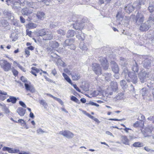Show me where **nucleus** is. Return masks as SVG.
Instances as JSON below:
<instances>
[{"label": "nucleus", "mask_w": 154, "mask_h": 154, "mask_svg": "<svg viewBox=\"0 0 154 154\" xmlns=\"http://www.w3.org/2000/svg\"><path fill=\"white\" fill-rule=\"evenodd\" d=\"M4 14L5 16H6V17H8V18H13V14L10 11L5 10L4 12Z\"/></svg>", "instance_id": "obj_26"}, {"label": "nucleus", "mask_w": 154, "mask_h": 154, "mask_svg": "<svg viewBox=\"0 0 154 154\" xmlns=\"http://www.w3.org/2000/svg\"><path fill=\"white\" fill-rule=\"evenodd\" d=\"M125 97L124 94L121 93L118 94L115 97L116 100H120L124 99Z\"/></svg>", "instance_id": "obj_33"}, {"label": "nucleus", "mask_w": 154, "mask_h": 154, "mask_svg": "<svg viewBox=\"0 0 154 154\" xmlns=\"http://www.w3.org/2000/svg\"><path fill=\"white\" fill-rule=\"evenodd\" d=\"M72 79L73 80H77L80 78V74L78 73H75L71 74Z\"/></svg>", "instance_id": "obj_28"}, {"label": "nucleus", "mask_w": 154, "mask_h": 154, "mask_svg": "<svg viewBox=\"0 0 154 154\" xmlns=\"http://www.w3.org/2000/svg\"><path fill=\"white\" fill-rule=\"evenodd\" d=\"M48 31L47 29H42L39 30L36 32V35L38 36H43L47 33H48Z\"/></svg>", "instance_id": "obj_16"}, {"label": "nucleus", "mask_w": 154, "mask_h": 154, "mask_svg": "<svg viewBox=\"0 0 154 154\" xmlns=\"http://www.w3.org/2000/svg\"><path fill=\"white\" fill-rule=\"evenodd\" d=\"M149 5H150L148 7V9L149 12L151 13L154 11V2L152 3L150 2Z\"/></svg>", "instance_id": "obj_37"}, {"label": "nucleus", "mask_w": 154, "mask_h": 154, "mask_svg": "<svg viewBox=\"0 0 154 154\" xmlns=\"http://www.w3.org/2000/svg\"><path fill=\"white\" fill-rule=\"evenodd\" d=\"M4 111L6 114H8L10 112V111L8 109L6 106L4 108Z\"/></svg>", "instance_id": "obj_56"}, {"label": "nucleus", "mask_w": 154, "mask_h": 154, "mask_svg": "<svg viewBox=\"0 0 154 154\" xmlns=\"http://www.w3.org/2000/svg\"><path fill=\"white\" fill-rule=\"evenodd\" d=\"M29 7L23 8L21 10L22 14L23 15L28 16L32 14L34 10L38 8V6L35 3L30 2L29 3Z\"/></svg>", "instance_id": "obj_2"}, {"label": "nucleus", "mask_w": 154, "mask_h": 154, "mask_svg": "<svg viewBox=\"0 0 154 154\" xmlns=\"http://www.w3.org/2000/svg\"><path fill=\"white\" fill-rule=\"evenodd\" d=\"M29 152H26L24 151H21L20 152H19V154H29Z\"/></svg>", "instance_id": "obj_64"}, {"label": "nucleus", "mask_w": 154, "mask_h": 154, "mask_svg": "<svg viewBox=\"0 0 154 154\" xmlns=\"http://www.w3.org/2000/svg\"><path fill=\"white\" fill-rule=\"evenodd\" d=\"M36 26V24L32 23H28L26 26V28L29 29L35 28Z\"/></svg>", "instance_id": "obj_34"}, {"label": "nucleus", "mask_w": 154, "mask_h": 154, "mask_svg": "<svg viewBox=\"0 0 154 154\" xmlns=\"http://www.w3.org/2000/svg\"><path fill=\"white\" fill-rule=\"evenodd\" d=\"M85 35L82 33V32H79L78 34L76 35V37L79 40L83 41L84 40Z\"/></svg>", "instance_id": "obj_25"}, {"label": "nucleus", "mask_w": 154, "mask_h": 154, "mask_svg": "<svg viewBox=\"0 0 154 154\" xmlns=\"http://www.w3.org/2000/svg\"><path fill=\"white\" fill-rule=\"evenodd\" d=\"M154 24V15L151 14L148 20L145 23H142L140 29L142 31L147 30L150 27L151 25Z\"/></svg>", "instance_id": "obj_3"}, {"label": "nucleus", "mask_w": 154, "mask_h": 154, "mask_svg": "<svg viewBox=\"0 0 154 154\" xmlns=\"http://www.w3.org/2000/svg\"><path fill=\"white\" fill-rule=\"evenodd\" d=\"M134 17L135 22L137 24H139L143 22L144 17L142 13L138 12L136 16Z\"/></svg>", "instance_id": "obj_8"}, {"label": "nucleus", "mask_w": 154, "mask_h": 154, "mask_svg": "<svg viewBox=\"0 0 154 154\" xmlns=\"http://www.w3.org/2000/svg\"><path fill=\"white\" fill-rule=\"evenodd\" d=\"M0 94L5 95H7V94L6 92H5L4 91H2L0 90Z\"/></svg>", "instance_id": "obj_63"}, {"label": "nucleus", "mask_w": 154, "mask_h": 154, "mask_svg": "<svg viewBox=\"0 0 154 154\" xmlns=\"http://www.w3.org/2000/svg\"><path fill=\"white\" fill-rule=\"evenodd\" d=\"M25 53L27 55V57H28L30 55V52L26 48L25 49Z\"/></svg>", "instance_id": "obj_58"}, {"label": "nucleus", "mask_w": 154, "mask_h": 154, "mask_svg": "<svg viewBox=\"0 0 154 154\" xmlns=\"http://www.w3.org/2000/svg\"><path fill=\"white\" fill-rule=\"evenodd\" d=\"M154 128V127L151 126L146 128L143 131V134L145 137H148L152 135Z\"/></svg>", "instance_id": "obj_7"}, {"label": "nucleus", "mask_w": 154, "mask_h": 154, "mask_svg": "<svg viewBox=\"0 0 154 154\" xmlns=\"http://www.w3.org/2000/svg\"><path fill=\"white\" fill-rule=\"evenodd\" d=\"M111 65L113 71L116 73H117L119 71V68L116 62L114 61H112L111 62Z\"/></svg>", "instance_id": "obj_14"}, {"label": "nucleus", "mask_w": 154, "mask_h": 154, "mask_svg": "<svg viewBox=\"0 0 154 154\" xmlns=\"http://www.w3.org/2000/svg\"><path fill=\"white\" fill-rule=\"evenodd\" d=\"M53 36L51 34L49 33L48 32V33H47L45 35L43 38V39L44 40H48L51 39L53 38Z\"/></svg>", "instance_id": "obj_29"}, {"label": "nucleus", "mask_w": 154, "mask_h": 154, "mask_svg": "<svg viewBox=\"0 0 154 154\" xmlns=\"http://www.w3.org/2000/svg\"><path fill=\"white\" fill-rule=\"evenodd\" d=\"M152 62V61L151 60L146 59L143 61V66L145 68L149 69L151 66Z\"/></svg>", "instance_id": "obj_13"}, {"label": "nucleus", "mask_w": 154, "mask_h": 154, "mask_svg": "<svg viewBox=\"0 0 154 154\" xmlns=\"http://www.w3.org/2000/svg\"><path fill=\"white\" fill-rule=\"evenodd\" d=\"M8 96H9V98L7 100V101L8 103L11 102L13 104L15 103L17 100V99H18V98H17L15 97L8 95Z\"/></svg>", "instance_id": "obj_18"}, {"label": "nucleus", "mask_w": 154, "mask_h": 154, "mask_svg": "<svg viewBox=\"0 0 154 154\" xmlns=\"http://www.w3.org/2000/svg\"><path fill=\"white\" fill-rule=\"evenodd\" d=\"M134 8L139 9L141 8V5L138 1L135 2L133 5Z\"/></svg>", "instance_id": "obj_39"}, {"label": "nucleus", "mask_w": 154, "mask_h": 154, "mask_svg": "<svg viewBox=\"0 0 154 154\" xmlns=\"http://www.w3.org/2000/svg\"><path fill=\"white\" fill-rule=\"evenodd\" d=\"M72 25H73V27L76 30L81 31L84 27V25L82 23H79L78 21L76 20L75 21L74 23L72 24Z\"/></svg>", "instance_id": "obj_11"}, {"label": "nucleus", "mask_w": 154, "mask_h": 154, "mask_svg": "<svg viewBox=\"0 0 154 154\" xmlns=\"http://www.w3.org/2000/svg\"><path fill=\"white\" fill-rule=\"evenodd\" d=\"M65 32L64 30L61 29H60L58 30V34H60L61 35H65Z\"/></svg>", "instance_id": "obj_53"}, {"label": "nucleus", "mask_w": 154, "mask_h": 154, "mask_svg": "<svg viewBox=\"0 0 154 154\" xmlns=\"http://www.w3.org/2000/svg\"><path fill=\"white\" fill-rule=\"evenodd\" d=\"M138 1L140 4V5L141 6L142 5H144L145 4L146 0H139Z\"/></svg>", "instance_id": "obj_54"}, {"label": "nucleus", "mask_w": 154, "mask_h": 154, "mask_svg": "<svg viewBox=\"0 0 154 154\" xmlns=\"http://www.w3.org/2000/svg\"><path fill=\"white\" fill-rule=\"evenodd\" d=\"M24 85L25 89L27 91H29L32 93H34L35 92V89L32 86H30L27 83H25Z\"/></svg>", "instance_id": "obj_20"}, {"label": "nucleus", "mask_w": 154, "mask_h": 154, "mask_svg": "<svg viewBox=\"0 0 154 154\" xmlns=\"http://www.w3.org/2000/svg\"><path fill=\"white\" fill-rule=\"evenodd\" d=\"M70 99L71 100L77 103H78L79 102V100L76 97L73 96H71Z\"/></svg>", "instance_id": "obj_44"}, {"label": "nucleus", "mask_w": 154, "mask_h": 154, "mask_svg": "<svg viewBox=\"0 0 154 154\" xmlns=\"http://www.w3.org/2000/svg\"><path fill=\"white\" fill-rule=\"evenodd\" d=\"M22 4L20 0H19L18 2H15L12 3L11 6L13 9L17 11H18L21 9V6Z\"/></svg>", "instance_id": "obj_12"}, {"label": "nucleus", "mask_w": 154, "mask_h": 154, "mask_svg": "<svg viewBox=\"0 0 154 154\" xmlns=\"http://www.w3.org/2000/svg\"><path fill=\"white\" fill-rule=\"evenodd\" d=\"M21 79L22 80V81L24 83L26 82H27V80L23 76H22L21 78Z\"/></svg>", "instance_id": "obj_60"}, {"label": "nucleus", "mask_w": 154, "mask_h": 154, "mask_svg": "<svg viewBox=\"0 0 154 154\" xmlns=\"http://www.w3.org/2000/svg\"><path fill=\"white\" fill-rule=\"evenodd\" d=\"M39 102L41 104L44 106L45 108H46L48 106L47 103L44 100H39Z\"/></svg>", "instance_id": "obj_40"}, {"label": "nucleus", "mask_w": 154, "mask_h": 154, "mask_svg": "<svg viewBox=\"0 0 154 154\" xmlns=\"http://www.w3.org/2000/svg\"><path fill=\"white\" fill-rule=\"evenodd\" d=\"M121 140L122 143L125 145H129V140L127 137L125 136H121Z\"/></svg>", "instance_id": "obj_17"}, {"label": "nucleus", "mask_w": 154, "mask_h": 154, "mask_svg": "<svg viewBox=\"0 0 154 154\" xmlns=\"http://www.w3.org/2000/svg\"><path fill=\"white\" fill-rule=\"evenodd\" d=\"M104 76L106 81L108 82L111 81V74L110 73H105L104 74Z\"/></svg>", "instance_id": "obj_30"}, {"label": "nucleus", "mask_w": 154, "mask_h": 154, "mask_svg": "<svg viewBox=\"0 0 154 154\" xmlns=\"http://www.w3.org/2000/svg\"><path fill=\"white\" fill-rule=\"evenodd\" d=\"M12 72L13 73V74L15 76H16V75H17L18 73V72L17 70H16L15 69H14L12 70Z\"/></svg>", "instance_id": "obj_57"}, {"label": "nucleus", "mask_w": 154, "mask_h": 154, "mask_svg": "<svg viewBox=\"0 0 154 154\" xmlns=\"http://www.w3.org/2000/svg\"><path fill=\"white\" fill-rule=\"evenodd\" d=\"M74 41L75 40L73 38L67 39L64 42V45L66 46L71 45L74 42Z\"/></svg>", "instance_id": "obj_22"}, {"label": "nucleus", "mask_w": 154, "mask_h": 154, "mask_svg": "<svg viewBox=\"0 0 154 154\" xmlns=\"http://www.w3.org/2000/svg\"><path fill=\"white\" fill-rule=\"evenodd\" d=\"M51 57L54 58L56 60L54 59L53 60L54 61H58V59L57 58L58 57V55L56 54V52H53L51 53Z\"/></svg>", "instance_id": "obj_41"}, {"label": "nucleus", "mask_w": 154, "mask_h": 154, "mask_svg": "<svg viewBox=\"0 0 154 154\" xmlns=\"http://www.w3.org/2000/svg\"><path fill=\"white\" fill-rule=\"evenodd\" d=\"M72 85L73 86V87L76 90V91L79 92H81V90L78 88V87H77L76 85L73 84H72Z\"/></svg>", "instance_id": "obj_52"}, {"label": "nucleus", "mask_w": 154, "mask_h": 154, "mask_svg": "<svg viewBox=\"0 0 154 154\" xmlns=\"http://www.w3.org/2000/svg\"><path fill=\"white\" fill-rule=\"evenodd\" d=\"M19 103L23 107L25 108H26V104L23 102L20 101L19 102Z\"/></svg>", "instance_id": "obj_51"}, {"label": "nucleus", "mask_w": 154, "mask_h": 154, "mask_svg": "<svg viewBox=\"0 0 154 154\" xmlns=\"http://www.w3.org/2000/svg\"><path fill=\"white\" fill-rule=\"evenodd\" d=\"M26 112V109L22 107H19L17 110V112L21 116H24Z\"/></svg>", "instance_id": "obj_21"}, {"label": "nucleus", "mask_w": 154, "mask_h": 154, "mask_svg": "<svg viewBox=\"0 0 154 154\" xmlns=\"http://www.w3.org/2000/svg\"><path fill=\"white\" fill-rule=\"evenodd\" d=\"M0 65L5 71H8L11 69V64L5 60H0Z\"/></svg>", "instance_id": "obj_5"}, {"label": "nucleus", "mask_w": 154, "mask_h": 154, "mask_svg": "<svg viewBox=\"0 0 154 154\" xmlns=\"http://www.w3.org/2000/svg\"><path fill=\"white\" fill-rule=\"evenodd\" d=\"M63 75L65 79L71 85H72V81L69 77L64 73H63Z\"/></svg>", "instance_id": "obj_36"}, {"label": "nucleus", "mask_w": 154, "mask_h": 154, "mask_svg": "<svg viewBox=\"0 0 154 154\" xmlns=\"http://www.w3.org/2000/svg\"><path fill=\"white\" fill-rule=\"evenodd\" d=\"M144 149L147 152H149L150 150L153 152L154 150L150 149L148 147L146 146L144 148Z\"/></svg>", "instance_id": "obj_62"}, {"label": "nucleus", "mask_w": 154, "mask_h": 154, "mask_svg": "<svg viewBox=\"0 0 154 154\" xmlns=\"http://www.w3.org/2000/svg\"><path fill=\"white\" fill-rule=\"evenodd\" d=\"M17 66L22 71L24 72H26L25 69L22 67L20 64L19 63H17Z\"/></svg>", "instance_id": "obj_50"}, {"label": "nucleus", "mask_w": 154, "mask_h": 154, "mask_svg": "<svg viewBox=\"0 0 154 154\" xmlns=\"http://www.w3.org/2000/svg\"><path fill=\"white\" fill-rule=\"evenodd\" d=\"M135 128L142 127L144 126V122L142 121H139L136 122L133 125Z\"/></svg>", "instance_id": "obj_24"}, {"label": "nucleus", "mask_w": 154, "mask_h": 154, "mask_svg": "<svg viewBox=\"0 0 154 154\" xmlns=\"http://www.w3.org/2000/svg\"><path fill=\"white\" fill-rule=\"evenodd\" d=\"M15 122L21 123V125L23 124L24 125H26V123L25 122V121L23 119H19L18 120V122Z\"/></svg>", "instance_id": "obj_48"}, {"label": "nucleus", "mask_w": 154, "mask_h": 154, "mask_svg": "<svg viewBox=\"0 0 154 154\" xmlns=\"http://www.w3.org/2000/svg\"><path fill=\"white\" fill-rule=\"evenodd\" d=\"M92 69L97 75H100L101 74V69L98 64L93 63L92 64Z\"/></svg>", "instance_id": "obj_10"}, {"label": "nucleus", "mask_w": 154, "mask_h": 154, "mask_svg": "<svg viewBox=\"0 0 154 154\" xmlns=\"http://www.w3.org/2000/svg\"><path fill=\"white\" fill-rule=\"evenodd\" d=\"M110 84L113 91H116L118 90V84L117 83L114 81H111Z\"/></svg>", "instance_id": "obj_23"}, {"label": "nucleus", "mask_w": 154, "mask_h": 154, "mask_svg": "<svg viewBox=\"0 0 154 154\" xmlns=\"http://www.w3.org/2000/svg\"><path fill=\"white\" fill-rule=\"evenodd\" d=\"M60 57L58 56V63L59 64V65L60 66H62L63 67H64L66 66V65L65 63L62 60L59 58Z\"/></svg>", "instance_id": "obj_42"}, {"label": "nucleus", "mask_w": 154, "mask_h": 154, "mask_svg": "<svg viewBox=\"0 0 154 154\" xmlns=\"http://www.w3.org/2000/svg\"><path fill=\"white\" fill-rule=\"evenodd\" d=\"M133 66L132 69L133 72H129L128 74L125 75V78L128 82H130L129 80L127 79V77H129L131 79L132 82L136 84L137 82V74H136L135 72H138V66L135 60L133 61Z\"/></svg>", "instance_id": "obj_1"}, {"label": "nucleus", "mask_w": 154, "mask_h": 154, "mask_svg": "<svg viewBox=\"0 0 154 154\" xmlns=\"http://www.w3.org/2000/svg\"><path fill=\"white\" fill-rule=\"evenodd\" d=\"M120 84L121 86L125 88L127 86L126 81L124 80H122L120 82Z\"/></svg>", "instance_id": "obj_45"}, {"label": "nucleus", "mask_w": 154, "mask_h": 154, "mask_svg": "<svg viewBox=\"0 0 154 154\" xmlns=\"http://www.w3.org/2000/svg\"><path fill=\"white\" fill-rule=\"evenodd\" d=\"M45 14L43 12L38 11L37 12L36 16L38 19L42 20L45 18Z\"/></svg>", "instance_id": "obj_27"}, {"label": "nucleus", "mask_w": 154, "mask_h": 154, "mask_svg": "<svg viewBox=\"0 0 154 154\" xmlns=\"http://www.w3.org/2000/svg\"><path fill=\"white\" fill-rule=\"evenodd\" d=\"M120 64L121 66L124 67L127 64V60L124 58L123 57L120 58Z\"/></svg>", "instance_id": "obj_32"}, {"label": "nucleus", "mask_w": 154, "mask_h": 154, "mask_svg": "<svg viewBox=\"0 0 154 154\" xmlns=\"http://www.w3.org/2000/svg\"><path fill=\"white\" fill-rule=\"evenodd\" d=\"M147 119L149 120L152 121L154 123V116H150Z\"/></svg>", "instance_id": "obj_55"}, {"label": "nucleus", "mask_w": 154, "mask_h": 154, "mask_svg": "<svg viewBox=\"0 0 154 154\" xmlns=\"http://www.w3.org/2000/svg\"><path fill=\"white\" fill-rule=\"evenodd\" d=\"M2 150L8 151L9 153H13V149L12 148L8 147L5 146L2 148Z\"/></svg>", "instance_id": "obj_38"}, {"label": "nucleus", "mask_w": 154, "mask_h": 154, "mask_svg": "<svg viewBox=\"0 0 154 154\" xmlns=\"http://www.w3.org/2000/svg\"><path fill=\"white\" fill-rule=\"evenodd\" d=\"M124 9L126 13L130 14L134 10V8L132 5L129 4L124 8Z\"/></svg>", "instance_id": "obj_15"}, {"label": "nucleus", "mask_w": 154, "mask_h": 154, "mask_svg": "<svg viewBox=\"0 0 154 154\" xmlns=\"http://www.w3.org/2000/svg\"><path fill=\"white\" fill-rule=\"evenodd\" d=\"M36 132L38 134H43L45 132L42 129L39 128L36 130Z\"/></svg>", "instance_id": "obj_49"}, {"label": "nucleus", "mask_w": 154, "mask_h": 154, "mask_svg": "<svg viewBox=\"0 0 154 154\" xmlns=\"http://www.w3.org/2000/svg\"><path fill=\"white\" fill-rule=\"evenodd\" d=\"M20 21L22 23H24L25 22V19L23 17L20 16Z\"/></svg>", "instance_id": "obj_61"}, {"label": "nucleus", "mask_w": 154, "mask_h": 154, "mask_svg": "<svg viewBox=\"0 0 154 154\" xmlns=\"http://www.w3.org/2000/svg\"><path fill=\"white\" fill-rule=\"evenodd\" d=\"M59 133L69 139L72 138L74 136V134L72 133L67 130L60 131Z\"/></svg>", "instance_id": "obj_9"}, {"label": "nucleus", "mask_w": 154, "mask_h": 154, "mask_svg": "<svg viewBox=\"0 0 154 154\" xmlns=\"http://www.w3.org/2000/svg\"><path fill=\"white\" fill-rule=\"evenodd\" d=\"M141 143L140 142H135L133 145L135 147H140L141 146Z\"/></svg>", "instance_id": "obj_46"}, {"label": "nucleus", "mask_w": 154, "mask_h": 154, "mask_svg": "<svg viewBox=\"0 0 154 154\" xmlns=\"http://www.w3.org/2000/svg\"><path fill=\"white\" fill-rule=\"evenodd\" d=\"M111 0H99V4H102L104 3L105 4H107L110 3Z\"/></svg>", "instance_id": "obj_43"}, {"label": "nucleus", "mask_w": 154, "mask_h": 154, "mask_svg": "<svg viewBox=\"0 0 154 154\" xmlns=\"http://www.w3.org/2000/svg\"><path fill=\"white\" fill-rule=\"evenodd\" d=\"M89 117L92 119L94 120L95 122H98V123H99L100 122V121L99 120L97 119V118H95L93 116H91V115H90Z\"/></svg>", "instance_id": "obj_47"}, {"label": "nucleus", "mask_w": 154, "mask_h": 154, "mask_svg": "<svg viewBox=\"0 0 154 154\" xmlns=\"http://www.w3.org/2000/svg\"><path fill=\"white\" fill-rule=\"evenodd\" d=\"M74 31L72 30H69L68 31L66 34V36L67 38H70L73 37L74 36Z\"/></svg>", "instance_id": "obj_31"}, {"label": "nucleus", "mask_w": 154, "mask_h": 154, "mask_svg": "<svg viewBox=\"0 0 154 154\" xmlns=\"http://www.w3.org/2000/svg\"><path fill=\"white\" fill-rule=\"evenodd\" d=\"M98 60L104 70H107L109 67V64L106 59L104 57H100Z\"/></svg>", "instance_id": "obj_6"}, {"label": "nucleus", "mask_w": 154, "mask_h": 154, "mask_svg": "<svg viewBox=\"0 0 154 154\" xmlns=\"http://www.w3.org/2000/svg\"><path fill=\"white\" fill-rule=\"evenodd\" d=\"M88 44L87 43H84L81 42L79 45V47L82 50H87L88 49Z\"/></svg>", "instance_id": "obj_19"}, {"label": "nucleus", "mask_w": 154, "mask_h": 154, "mask_svg": "<svg viewBox=\"0 0 154 154\" xmlns=\"http://www.w3.org/2000/svg\"><path fill=\"white\" fill-rule=\"evenodd\" d=\"M140 92L142 96H144L146 95L148 92L147 89L145 88H142L140 91Z\"/></svg>", "instance_id": "obj_35"}, {"label": "nucleus", "mask_w": 154, "mask_h": 154, "mask_svg": "<svg viewBox=\"0 0 154 154\" xmlns=\"http://www.w3.org/2000/svg\"><path fill=\"white\" fill-rule=\"evenodd\" d=\"M64 71L67 74H71L70 71L67 68L64 69Z\"/></svg>", "instance_id": "obj_59"}, {"label": "nucleus", "mask_w": 154, "mask_h": 154, "mask_svg": "<svg viewBox=\"0 0 154 154\" xmlns=\"http://www.w3.org/2000/svg\"><path fill=\"white\" fill-rule=\"evenodd\" d=\"M139 77L141 83L146 81L151 75L150 71H141L139 74Z\"/></svg>", "instance_id": "obj_4"}]
</instances>
